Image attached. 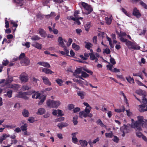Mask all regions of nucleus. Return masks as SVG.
<instances>
[{"instance_id": "nucleus-38", "label": "nucleus", "mask_w": 147, "mask_h": 147, "mask_svg": "<svg viewBox=\"0 0 147 147\" xmlns=\"http://www.w3.org/2000/svg\"><path fill=\"white\" fill-rule=\"evenodd\" d=\"M5 95L7 96L9 98H11L12 95V91L11 90L8 91L6 94H5Z\"/></svg>"}, {"instance_id": "nucleus-18", "label": "nucleus", "mask_w": 147, "mask_h": 147, "mask_svg": "<svg viewBox=\"0 0 147 147\" xmlns=\"http://www.w3.org/2000/svg\"><path fill=\"white\" fill-rule=\"evenodd\" d=\"M136 93L139 95L142 96H145L146 94V92L141 89L137 90Z\"/></svg>"}, {"instance_id": "nucleus-43", "label": "nucleus", "mask_w": 147, "mask_h": 147, "mask_svg": "<svg viewBox=\"0 0 147 147\" xmlns=\"http://www.w3.org/2000/svg\"><path fill=\"white\" fill-rule=\"evenodd\" d=\"M132 43L133 42H131L129 40H127L125 42V44L127 46L128 48L130 49L131 45H132Z\"/></svg>"}, {"instance_id": "nucleus-23", "label": "nucleus", "mask_w": 147, "mask_h": 147, "mask_svg": "<svg viewBox=\"0 0 147 147\" xmlns=\"http://www.w3.org/2000/svg\"><path fill=\"white\" fill-rule=\"evenodd\" d=\"M22 114L24 117H28L29 116L30 113L28 110L24 109L22 111Z\"/></svg>"}, {"instance_id": "nucleus-56", "label": "nucleus", "mask_w": 147, "mask_h": 147, "mask_svg": "<svg viewBox=\"0 0 147 147\" xmlns=\"http://www.w3.org/2000/svg\"><path fill=\"white\" fill-rule=\"evenodd\" d=\"M81 74L82 76L84 78H86L89 76L88 74L84 71H82Z\"/></svg>"}, {"instance_id": "nucleus-19", "label": "nucleus", "mask_w": 147, "mask_h": 147, "mask_svg": "<svg viewBox=\"0 0 147 147\" xmlns=\"http://www.w3.org/2000/svg\"><path fill=\"white\" fill-rule=\"evenodd\" d=\"M64 50L65 52L61 51H59V53L63 55H67V56H69V51L67 50L66 48H64Z\"/></svg>"}, {"instance_id": "nucleus-11", "label": "nucleus", "mask_w": 147, "mask_h": 147, "mask_svg": "<svg viewBox=\"0 0 147 147\" xmlns=\"http://www.w3.org/2000/svg\"><path fill=\"white\" fill-rule=\"evenodd\" d=\"M41 78L43 80L45 84L48 86H50L51 85V83L47 78L45 76H42L41 77Z\"/></svg>"}, {"instance_id": "nucleus-20", "label": "nucleus", "mask_w": 147, "mask_h": 147, "mask_svg": "<svg viewBox=\"0 0 147 147\" xmlns=\"http://www.w3.org/2000/svg\"><path fill=\"white\" fill-rule=\"evenodd\" d=\"M112 16L110 15L109 16V17H106L105 18V20L106 23L108 25H110L111 24L112 20L111 18Z\"/></svg>"}, {"instance_id": "nucleus-41", "label": "nucleus", "mask_w": 147, "mask_h": 147, "mask_svg": "<svg viewBox=\"0 0 147 147\" xmlns=\"http://www.w3.org/2000/svg\"><path fill=\"white\" fill-rule=\"evenodd\" d=\"M82 70L80 68H78L75 70V72L73 74L74 75L77 74H79L82 72Z\"/></svg>"}, {"instance_id": "nucleus-7", "label": "nucleus", "mask_w": 147, "mask_h": 147, "mask_svg": "<svg viewBox=\"0 0 147 147\" xmlns=\"http://www.w3.org/2000/svg\"><path fill=\"white\" fill-rule=\"evenodd\" d=\"M58 45L59 46L63 48H66L64 43V42H66L67 41L65 40H63L62 38L61 37H59L58 39Z\"/></svg>"}, {"instance_id": "nucleus-64", "label": "nucleus", "mask_w": 147, "mask_h": 147, "mask_svg": "<svg viewBox=\"0 0 147 147\" xmlns=\"http://www.w3.org/2000/svg\"><path fill=\"white\" fill-rule=\"evenodd\" d=\"M119 38L121 42H126L127 40L126 38H124L123 37H121Z\"/></svg>"}, {"instance_id": "nucleus-58", "label": "nucleus", "mask_w": 147, "mask_h": 147, "mask_svg": "<svg viewBox=\"0 0 147 147\" xmlns=\"http://www.w3.org/2000/svg\"><path fill=\"white\" fill-rule=\"evenodd\" d=\"M72 41L73 40L71 38H69L68 39V41L67 43V46H69L71 45V43L72 42Z\"/></svg>"}, {"instance_id": "nucleus-46", "label": "nucleus", "mask_w": 147, "mask_h": 147, "mask_svg": "<svg viewBox=\"0 0 147 147\" xmlns=\"http://www.w3.org/2000/svg\"><path fill=\"white\" fill-rule=\"evenodd\" d=\"M27 125L26 123H25L23 125H22L20 128L23 131H26L27 130Z\"/></svg>"}, {"instance_id": "nucleus-28", "label": "nucleus", "mask_w": 147, "mask_h": 147, "mask_svg": "<svg viewBox=\"0 0 147 147\" xmlns=\"http://www.w3.org/2000/svg\"><path fill=\"white\" fill-rule=\"evenodd\" d=\"M18 6H21L23 4V0H14Z\"/></svg>"}, {"instance_id": "nucleus-17", "label": "nucleus", "mask_w": 147, "mask_h": 147, "mask_svg": "<svg viewBox=\"0 0 147 147\" xmlns=\"http://www.w3.org/2000/svg\"><path fill=\"white\" fill-rule=\"evenodd\" d=\"M9 136L10 135L9 134H3L2 136L0 137V143L2 144L3 141L4 140H5L7 138L9 137Z\"/></svg>"}, {"instance_id": "nucleus-55", "label": "nucleus", "mask_w": 147, "mask_h": 147, "mask_svg": "<svg viewBox=\"0 0 147 147\" xmlns=\"http://www.w3.org/2000/svg\"><path fill=\"white\" fill-rule=\"evenodd\" d=\"M28 121L30 123H33L35 121L34 118L32 117H30L28 118Z\"/></svg>"}, {"instance_id": "nucleus-50", "label": "nucleus", "mask_w": 147, "mask_h": 147, "mask_svg": "<svg viewBox=\"0 0 147 147\" xmlns=\"http://www.w3.org/2000/svg\"><path fill=\"white\" fill-rule=\"evenodd\" d=\"M136 83L139 86H143L147 88V87L144 84L138 80H136Z\"/></svg>"}, {"instance_id": "nucleus-4", "label": "nucleus", "mask_w": 147, "mask_h": 147, "mask_svg": "<svg viewBox=\"0 0 147 147\" xmlns=\"http://www.w3.org/2000/svg\"><path fill=\"white\" fill-rule=\"evenodd\" d=\"M20 78L21 81L23 82H26L28 80V75L25 73H23L20 75Z\"/></svg>"}, {"instance_id": "nucleus-8", "label": "nucleus", "mask_w": 147, "mask_h": 147, "mask_svg": "<svg viewBox=\"0 0 147 147\" xmlns=\"http://www.w3.org/2000/svg\"><path fill=\"white\" fill-rule=\"evenodd\" d=\"M132 14L138 18H140L141 16V14L139 10L136 7L134 9Z\"/></svg>"}, {"instance_id": "nucleus-30", "label": "nucleus", "mask_w": 147, "mask_h": 147, "mask_svg": "<svg viewBox=\"0 0 147 147\" xmlns=\"http://www.w3.org/2000/svg\"><path fill=\"white\" fill-rule=\"evenodd\" d=\"M96 123L97 125H100L101 127H105L106 128V125L104 124L100 119H98L96 121Z\"/></svg>"}, {"instance_id": "nucleus-59", "label": "nucleus", "mask_w": 147, "mask_h": 147, "mask_svg": "<svg viewBox=\"0 0 147 147\" xmlns=\"http://www.w3.org/2000/svg\"><path fill=\"white\" fill-rule=\"evenodd\" d=\"M30 88L27 85H25L23 86L22 89L23 90H28Z\"/></svg>"}, {"instance_id": "nucleus-32", "label": "nucleus", "mask_w": 147, "mask_h": 147, "mask_svg": "<svg viewBox=\"0 0 147 147\" xmlns=\"http://www.w3.org/2000/svg\"><path fill=\"white\" fill-rule=\"evenodd\" d=\"M21 62L22 63H24L26 65H29L30 63V61L28 58L27 57L25 58V59Z\"/></svg>"}, {"instance_id": "nucleus-40", "label": "nucleus", "mask_w": 147, "mask_h": 147, "mask_svg": "<svg viewBox=\"0 0 147 147\" xmlns=\"http://www.w3.org/2000/svg\"><path fill=\"white\" fill-rule=\"evenodd\" d=\"M72 47L73 49L76 50H78L80 48V47L78 45H77L74 43L72 44Z\"/></svg>"}, {"instance_id": "nucleus-12", "label": "nucleus", "mask_w": 147, "mask_h": 147, "mask_svg": "<svg viewBox=\"0 0 147 147\" xmlns=\"http://www.w3.org/2000/svg\"><path fill=\"white\" fill-rule=\"evenodd\" d=\"M37 64L48 68H49L50 67V64L47 62L40 61Z\"/></svg>"}, {"instance_id": "nucleus-27", "label": "nucleus", "mask_w": 147, "mask_h": 147, "mask_svg": "<svg viewBox=\"0 0 147 147\" xmlns=\"http://www.w3.org/2000/svg\"><path fill=\"white\" fill-rule=\"evenodd\" d=\"M126 78L127 82L130 84L134 83V79L131 77L129 76L126 77Z\"/></svg>"}, {"instance_id": "nucleus-26", "label": "nucleus", "mask_w": 147, "mask_h": 147, "mask_svg": "<svg viewBox=\"0 0 147 147\" xmlns=\"http://www.w3.org/2000/svg\"><path fill=\"white\" fill-rule=\"evenodd\" d=\"M77 94L79 96H80L81 99H83L86 95L85 93L84 92L82 91L78 92H77Z\"/></svg>"}, {"instance_id": "nucleus-9", "label": "nucleus", "mask_w": 147, "mask_h": 147, "mask_svg": "<svg viewBox=\"0 0 147 147\" xmlns=\"http://www.w3.org/2000/svg\"><path fill=\"white\" fill-rule=\"evenodd\" d=\"M78 132L73 133L71 134L72 136V142L75 144H77V142H78V139L76 137V135Z\"/></svg>"}, {"instance_id": "nucleus-51", "label": "nucleus", "mask_w": 147, "mask_h": 147, "mask_svg": "<svg viewBox=\"0 0 147 147\" xmlns=\"http://www.w3.org/2000/svg\"><path fill=\"white\" fill-rule=\"evenodd\" d=\"M43 98L41 99L40 101L39 102L38 104L39 105H41L42 104L43 102H44L45 100L46 99V97L44 95H43Z\"/></svg>"}, {"instance_id": "nucleus-48", "label": "nucleus", "mask_w": 147, "mask_h": 147, "mask_svg": "<svg viewBox=\"0 0 147 147\" xmlns=\"http://www.w3.org/2000/svg\"><path fill=\"white\" fill-rule=\"evenodd\" d=\"M122 11L123 12L126 16L129 17H130L131 15L130 14L128 13L125 9L123 8H122L121 9Z\"/></svg>"}, {"instance_id": "nucleus-39", "label": "nucleus", "mask_w": 147, "mask_h": 147, "mask_svg": "<svg viewBox=\"0 0 147 147\" xmlns=\"http://www.w3.org/2000/svg\"><path fill=\"white\" fill-rule=\"evenodd\" d=\"M40 38L38 35H34L31 37V39L33 41L38 40L40 39Z\"/></svg>"}, {"instance_id": "nucleus-57", "label": "nucleus", "mask_w": 147, "mask_h": 147, "mask_svg": "<svg viewBox=\"0 0 147 147\" xmlns=\"http://www.w3.org/2000/svg\"><path fill=\"white\" fill-rule=\"evenodd\" d=\"M113 138L112 140H113L116 143L118 142L119 140V138L113 135Z\"/></svg>"}, {"instance_id": "nucleus-25", "label": "nucleus", "mask_w": 147, "mask_h": 147, "mask_svg": "<svg viewBox=\"0 0 147 147\" xmlns=\"http://www.w3.org/2000/svg\"><path fill=\"white\" fill-rule=\"evenodd\" d=\"M42 71L46 74H51L52 73H53L50 69L45 68H42Z\"/></svg>"}, {"instance_id": "nucleus-63", "label": "nucleus", "mask_w": 147, "mask_h": 147, "mask_svg": "<svg viewBox=\"0 0 147 147\" xmlns=\"http://www.w3.org/2000/svg\"><path fill=\"white\" fill-rule=\"evenodd\" d=\"M110 53V50L109 49L106 48L104 51V53L108 54Z\"/></svg>"}, {"instance_id": "nucleus-10", "label": "nucleus", "mask_w": 147, "mask_h": 147, "mask_svg": "<svg viewBox=\"0 0 147 147\" xmlns=\"http://www.w3.org/2000/svg\"><path fill=\"white\" fill-rule=\"evenodd\" d=\"M31 92L32 93H35L34 94H33L32 96V98H35L36 99L37 98H41V95L40 93H38L37 92H36L35 93V91H32Z\"/></svg>"}, {"instance_id": "nucleus-47", "label": "nucleus", "mask_w": 147, "mask_h": 147, "mask_svg": "<svg viewBox=\"0 0 147 147\" xmlns=\"http://www.w3.org/2000/svg\"><path fill=\"white\" fill-rule=\"evenodd\" d=\"M9 61L6 59H4L2 62V65L3 66H6L9 63Z\"/></svg>"}, {"instance_id": "nucleus-61", "label": "nucleus", "mask_w": 147, "mask_h": 147, "mask_svg": "<svg viewBox=\"0 0 147 147\" xmlns=\"http://www.w3.org/2000/svg\"><path fill=\"white\" fill-rule=\"evenodd\" d=\"M51 0H43V3L44 5H47Z\"/></svg>"}, {"instance_id": "nucleus-35", "label": "nucleus", "mask_w": 147, "mask_h": 147, "mask_svg": "<svg viewBox=\"0 0 147 147\" xmlns=\"http://www.w3.org/2000/svg\"><path fill=\"white\" fill-rule=\"evenodd\" d=\"M26 57L25 56V54L24 53H21L20 55L19 59L21 62L25 59V58Z\"/></svg>"}, {"instance_id": "nucleus-33", "label": "nucleus", "mask_w": 147, "mask_h": 147, "mask_svg": "<svg viewBox=\"0 0 147 147\" xmlns=\"http://www.w3.org/2000/svg\"><path fill=\"white\" fill-rule=\"evenodd\" d=\"M13 80V78L11 76H8V78L7 79L5 83L7 84L11 82Z\"/></svg>"}, {"instance_id": "nucleus-62", "label": "nucleus", "mask_w": 147, "mask_h": 147, "mask_svg": "<svg viewBox=\"0 0 147 147\" xmlns=\"http://www.w3.org/2000/svg\"><path fill=\"white\" fill-rule=\"evenodd\" d=\"M110 62L112 64V65H113L115 64L116 62L115 61V59L114 58L111 57L110 59Z\"/></svg>"}, {"instance_id": "nucleus-22", "label": "nucleus", "mask_w": 147, "mask_h": 147, "mask_svg": "<svg viewBox=\"0 0 147 147\" xmlns=\"http://www.w3.org/2000/svg\"><path fill=\"white\" fill-rule=\"evenodd\" d=\"M140 49V47L136 43L133 42L131 49H132L134 50H138L139 49Z\"/></svg>"}, {"instance_id": "nucleus-15", "label": "nucleus", "mask_w": 147, "mask_h": 147, "mask_svg": "<svg viewBox=\"0 0 147 147\" xmlns=\"http://www.w3.org/2000/svg\"><path fill=\"white\" fill-rule=\"evenodd\" d=\"M32 45L38 49H42V45L37 42H35L33 43Z\"/></svg>"}, {"instance_id": "nucleus-21", "label": "nucleus", "mask_w": 147, "mask_h": 147, "mask_svg": "<svg viewBox=\"0 0 147 147\" xmlns=\"http://www.w3.org/2000/svg\"><path fill=\"white\" fill-rule=\"evenodd\" d=\"M45 112V109L43 108H40L38 109L36 113L37 115H41L44 114Z\"/></svg>"}, {"instance_id": "nucleus-36", "label": "nucleus", "mask_w": 147, "mask_h": 147, "mask_svg": "<svg viewBox=\"0 0 147 147\" xmlns=\"http://www.w3.org/2000/svg\"><path fill=\"white\" fill-rule=\"evenodd\" d=\"M78 119V117L77 116H75L73 118V122L74 125H76L78 123V121H77Z\"/></svg>"}, {"instance_id": "nucleus-24", "label": "nucleus", "mask_w": 147, "mask_h": 147, "mask_svg": "<svg viewBox=\"0 0 147 147\" xmlns=\"http://www.w3.org/2000/svg\"><path fill=\"white\" fill-rule=\"evenodd\" d=\"M113 42L114 44H116L115 47L117 50L121 48V46L120 45V42H117V41L114 40Z\"/></svg>"}, {"instance_id": "nucleus-49", "label": "nucleus", "mask_w": 147, "mask_h": 147, "mask_svg": "<svg viewBox=\"0 0 147 147\" xmlns=\"http://www.w3.org/2000/svg\"><path fill=\"white\" fill-rule=\"evenodd\" d=\"M106 67L108 70L112 71L113 69V65H111V64H109V65H107Z\"/></svg>"}, {"instance_id": "nucleus-29", "label": "nucleus", "mask_w": 147, "mask_h": 147, "mask_svg": "<svg viewBox=\"0 0 147 147\" xmlns=\"http://www.w3.org/2000/svg\"><path fill=\"white\" fill-rule=\"evenodd\" d=\"M68 124L66 123H59L57 125L59 129H61L63 127H65L68 126Z\"/></svg>"}, {"instance_id": "nucleus-44", "label": "nucleus", "mask_w": 147, "mask_h": 147, "mask_svg": "<svg viewBox=\"0 0 147 147\" xmlns=\"http://www.w3.org/2000/svg\"><path fill=\"white\" fill-rule=\"evenodd\" d=\"M55 16V13L54 12H52L50 14L47 15L46 16V17L47 18H53Z\"/></svg>"}, {"instance_id": "nucleus-6", "label": "nucleus", "mask_w": 147, "mask_h": 147, "mask_svg": "<svg viewBox=\"0 0 147 147\" xmlns=\"http://www.w3.org/2000/svg\"><path fill=\"white\" fill-rule=\"evenodd\" d=\"M89 55L90 56V58L91 60H95L96 62H97L98 59L97 57H99V54L97 53H96L95 54L92 53H89Z\"/></svg>"}, {"instance_id": "nucleus-13", "label": "nucleus", "mask_w": 147, "mask_h": 147, "mask_svg": "<svg viewBox=\"0 0 147 147\" xmlns=\"http://www.w3.org/2000/svg\"><path fill=\"white\" fill-rule=\"evenodd\" d=\"M79 142L82 147H86L88 145V142L85 140H80Z\"/></svg>"}, {"instance_id": "nucleus-45", "label": "nucleus", "mask_w": 147, "mask_h": 147, "mask_svg": "<svg viewBox=\"0 0 147 147\" xmlns=\"http://www.w3.org/2000/svg\"><path fill=\"white\" fill-rule=\"evenodd\" d=\"M118 34L119 37H124L126 36V33L123 32L121 31L119 34L118 32Z\"/></svg>"}, {"instance_id": "nucleus-34", "label": "nucleus", "mask_w": 147, "mask_h": 147, "mask_svg": "<svg viewBox=\"0 0 147 147\" xmlns=\"http://www.w3.org/2000/svg\"><path fill=\"white\" fill-rule=\"evenodd\" d=\"M85 43H86L85 47L88 49H90L92 46V45L90 42H85Z\"/></svg>"}, {"instance_id": "nucleus-31", "label": "nucleus", "mask_w": 147, "mask_h": 147, "mask_svg": "<svg viewBox=\"0 0 147 147\" xmlns=\"http://www.w3.org/2000/svg\"><path fill=\"white\" fill-rule=\"evenodd\" d=\"M79 117L81 118H82L83 117H87V115L86 113L84 111H81L79 113Z\"/></svg>"}, {"instance_id": "nucleus-2", "label": "nucleus", "mask_w": 147, "mask_h": 147, "mask_svg": "<svg viewBox=\"0 0 147 147\" xmlns=\"http://www.w3.org/2000/svg\"><path fill=\"white\" fill-rule=\"evenodd\" d=\"M32 94V92H19L17 96L19 98H23L25 100H28V98L27 96V95H30Z\"/></svg>"}, {"instance_id": "nucleus-37", "label": "nucleus", "mask_w": 147, "mask_h": 147, "mask_svg": "<svg viewBox=\"0 0 147 147\" xmlns=\"http://www.w3.org/2000/svg\"><path fill=\"white\" fill-rule=\"evenodd\" d=\"M122 109H115V111L117 113H120L122 111L124 112L125 110V108L123 106H121Z\"/></svg>"}, {"instance_id": "nucleus-1", "label": "nucleus", "mask_w": 147, "mask_h": 147, "mask_svg": "<svg viewBox=\"0 0 147 147\" xmlns=\"http://www.w3.org/2000/svg\"><path fill=\"white\" fill-rule=\"evenodd\" d=\"M61 104V102L59 100H49L47 101V105L50 108H57Z\"/></svg>"}, {"instance_id": "nucleus-53", "label": "nucleus", "mask_w": 147, "mask_h": 147, "mask_svg": "<svg viewBox=\"0 0 147 147\" xmlns=\"http://www.w3.org/2000/svg\"><path fill=\"white\" fill-rule=\"evenodd\" d=\"M145 95L143 96L142 98V102L143 104H147V99L145 98Z\"/></svg>"}, {"instance_id": "nucleus-42", "label": "nucleus", "mask_w": 147, "mask_h": 147, "mask_svg": "<svg viewBox=\"0 0 147 147\" xmlns=\"http://www.w3.org/2000/svg\"><path fill=\"white\" fill-rule=\"evenodd\" d=\"M105 136L107 138H112L113 136V134L112 131L110 133H105Z\"/></svg>"}, {"instance_id": "nucleus-3", "label": "nucleus", "mask_w": 147, "mask_h": 147, "mask_svg": "<svg viewBox=\"0 0 147 147\" xmlns=\"http://www.w3.org/2000/svg\"><path fill=\"white\" fill-rule=\"evenodd\" d=\"M82 5L84 8L88 11V12L86 13L87 15H88L93 11V9L91 6L88 4L82 2Z\"/></svg>"}, {"instance_id": "nucleus-52", "label": "nucleus", "mask_w": 147, "mask_h": 147, "mask_svg": "<svg viewBox=\"0 0 147 147\" xmlns=\"http://www.w3.org/2000/svg\"><path fill=\"white\" fill-rule=\"evenodd\" d=\"M85 30L87 31H88L90 27V24L89 23H87L84 26Z\"/></svg>"}, {"instance_id": "nucleus-5", "label": "nucleus", "mask_w": 147, "mask_h": 147, "mask_svg": "<svg viewBox=\"0 0 147 147\" xmlns=\"http://www.w3.org/2000/svg\"><path fill=\"white\" fill-rule=\"evenodd\" d=\"M138 109L140 112L147 111V105L144 104L139 105L138 106Z\"/></svg>"}, {"instance_id": "nucleus-60", "label": "nucleus", "mask_w": 147, "mask_h": 147, "mask_svg": "<svg viewBox=\"0 0 147 147\" xmlns=\"http://www.w3.org/2000/svg\"><path fill=\"white\" fill-rule=\"evenodd\" d=\"M140 4L144 7L145 9H147V5L144 2L142 1H140Z\"/></svg>"}, {"instance_id": "nucleus-54", "label": "nucleus", "mask_w": 147, "mask_h": 147, "mask_svg": "<svg viewBox=\"0 0 147 147\" xmlns=\"http://www.w3.org/2000/svg\"><path fill=\"white\" fill-rule=\"evenodd\" d=\"M79 14V11H75L74 14V16L76 18V19L78 18L79 16L78 14Z\"/></svg>"}, {"instance_id": "nucleus-16", "label": "nucleus", "mask_w": 147, "mask_h": 147, "mask_svg": "<svg viewBox=\"0 0 147 147\" xmlns=\"http://www.w3.org/2000/svg\"><path fill=\"white\" fill-rule=\"evenodd\" d=\"M9 87L12 88L15 90L17 91L20 88V86L18 84H10Z\"/></svg>"}, {"instance_id": "nucleus-14", "label": "nucleus", "mask_w": 147, "mask_h": 147, "mask_svg": "<svg viewBox=\"0 0 147 147\" xmlns=\"http://www.w3.org/2000/svg\"><path fill=\"white\" fill-rule=\"evenodd\" d=\"M38 31L39 34L42 37L45 38L46 37V32L43 29L39 28Z\"/></svg>"}]
</instances>
